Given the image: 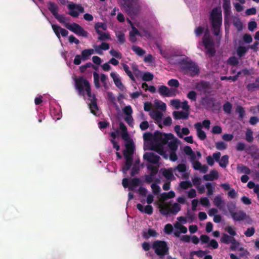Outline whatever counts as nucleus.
<instances>
[{"instance_id": "20", "label": "nucleus", "mask_w": 259, "mask_h": 259, "mask_svg": "<svg viewBox=\"0 0 259 259\" xmlns=\"http://www.w3.org/2000/svg\"><path fill=\"white\" fill-rule=\"evenodd\" d=\"M110 76L113 79L115 85L120 90H123L124 86L121 82L120 77L115 72H112L110 73Z\"/></svg>"}, {"instance_id": "45", "label": "nucleus", "mask_w": 259, "mask_h": 259, "mask_svg": "<svg viewBox=\"0 0 259 259\" xmlns=\"http://www.w3.org/2000/svg\"><path fill=\"white\" fill-rule=\"evenodd\" d=\"M229 157L227 155L223 156L219 161V165L222 167H225L228 164Z\"/></svg>"}, {"instance_id": "15", "label": "nucleus", "mask_w": 259, "mask_h": 259, "mask_svg": "<svg viewBox=\"0 0 259 259\" xmlns=\"http://www.w3.org/2000/svg\"><path fill=\"white\" fill-rule=\"evenodd\" d=\"M120 129L121 131V136L122 139L125 141V146L126 147L127 144H131L132 147H134V143L133 141L131 139L127 132L126 131V128L125 125L120 123L119 124Z\"/></svg>"}, {"instance_id": "10", "label": "nucleus", "mask_w": 259, "mask_h": 259, "mask_svg": "<svg viewBox=\"0 0 259 259\" xmlns=\"http://www.w3.org/2000/svg\"><path fill=\"white\" fill-rule=\"evenodd\" d=\"M65 27L78 35L83 37L88 36V32L76 23L66 24Z\"/></svg>"}, {"instance_id": "53", "label": "nucleus", "mask_w": 259, "mask_h": 259, "mask_svg": "<svg viewBox=\"0 0 259 259\" xmlns=\"http://www.w3.org/2000/svg\"><path fill=\"white\" fill-rule=\"evenodd\" d=\"M153 78V74L149 72H145L142 75V79L147 81L151 80Z\"/></svg>"}, {"instance_id": "14", "label": "nucleus", "mask_w": 259, "mask_h": 259, "mask_svg": "<svg viewBox=\"0 0 259 259\" xmlns=\"http://www.w3.org/2000/svg\"><path fill=\"white\" fill-rule=\"evenodd\" d=\"M123 112L126 115L125 117V121L128 124L133 127L134 126V120L132 117V114L133 113V110L130 106H126L123 109Z\"/></svg>"}, {"instance_id": "19", "label": "nucleus", "mask_w": 259, "mask_h": 259, "mask_svg": "<svg viewBox=\"0 0 259 259\" xmlns=\"http://www.w3.org/2000/svg\"><path fill=\"white\" fill-rule=\"evenodd\" d=\"M52 27L56 35L59 39L60 42H61L60 40V35H61L62 36H66L68 34V32L67 30L60 27L58 25H52ZM61 45H62V42H61Z\"/></svg>"}, {"instance_id": "51", "label": "nucleus", "mask_w": 259, "mask_h": 259, "mask_svg": "<svg viewBox=\"0 0 259 259\" xmlns=\"http://www.w3.org/2000/svg\"><path fill=\"white\" fill-rule=\"evenodd\" d=\"M99 35V39L100 40H105V39H110V35L108 33L103 32L102 31H100V33H97Z\"/></svg>"}, {"instance_id": "60", "label": "nucleus", "mask_w": 259, "mask_h": 259, "mask_svg": "<svg viewBox=\"0 0 259 259\" xmlns=\"http://www.w3.org/2000/svg\"><path fill=\"white\" fill-rule=\"evenodd\" d=\"M167 84L170 87H178L179 86V82L178 80L175 79H171L169 80Z\"/></svg>"}, {"instance_id": "59", "label": "nucleus", "mask_w": 259, "mask_h": 259, "mask_svg": "<svg viewBox=\"0 0 259 259\" xmlns=\"http://www.w3.org/2000/svg\"><path fill=\"white\" fill-rule=\"evenodd\" d=\"M215 146L217 149L220 150H224L227 148V145L223 142L216 143Z\"/></svg>"}, {"instance_id": "35", "label": "nucleus", "mask_w": 259, "mask_h": 259, "mask_svg": "<svg viewBox=\"0 0 259 259\" xmlns=\"http://www.w3.org/2000/svg\"><path fill=\"white\" fill-rule=\"evenodd\" d=\"M95 51V49H90L82 51V52H81V57L82 58V60L84 61L87 60L90 57V56H91L92 54L94 53Z\"/></svg>"}, {"instance_id": "54", "label": "nucleus", "mask_w": 259, "mask_h": 259, "mask_svg": "<svg viewBox=\"0 0 259 259\" xmlns=\"http://www.w3.org/2000/svg\"><path fill=\"white\" fill-rule=\"evenodd\" d=\"M174 227H173L171 224H167L165 226L164 231L165 233L167 234H171L172 232H174Z\"/></svg>"}, {"instance_id": "11", "label": "nucleus", "mask_w": 259, "mask_h": 259, "mask_svg": "<svg viewBox=\"0 0 259 259\" xmlns=\"http://www.w3.org/2000/svg\"><path fill=\"white\" fill-rule=\"evenodd\" d=\"M67 7L69 14L73 17H77L84 11L83 8L81 6L73 3H69Z\"/></svg>"}, {"instance_id": "34", "label": "nucleus", "mask_w": 259, "mask_h": 259, "mask_svg": "<svg viewBox=\"0 0 259 259\" xmlns=\"http://www.w3.org/2000/svg\"><path fill=\"white\" fill-rule=\"evenodd\" d=\"M157 235V233L153 229H149L147 230H145L143 232V236L148 239L151 237H156Z\"/></svg>"}, {"instance_id": "16", "label": "nucleus", "mask_w": 259, "mask_h": 259, "mask_svg": "<svg viewBox=\"0 0 259 259\" xmlns=\"http://www.w3.org/2000/svg\"><path fill=\"white\" fill-rule=\"evenodd\" d=\"M158 92L162 96L172 97L176 96L174 91L164 85H161L158 88Z\"/></svg>"}, {"instance_id": "62", "label": "nucleus", "mask_w": 259, "mask_h": 259, "mask_svg": "<svg viewBox=\"0 0 259 259\" xmlns=\"http://www.w3.org/2000/svg\"><path fill=\"white\" fill-rule=\"evenodd\" d=\"M228 63L232 65H236L238 63V59L236 57H231L228 59Z\"/></svg>"}, {"instance_id": "43", "label": "nucleus", "mask_w": 259, "mask_h": 259, "mask_svg": "<svg viewBox=\"0 0 259 259\" xmlns=\"http://www.w3.org/2000/svg\"><path fill=\"white\" fill-rule=\"evenodd\" d=\"M184 151L186 154L190 155L191 156V160H195V159L196 158L195 157V154L193 153V152L190 147L186 146L184 148Z\"/></svg>"}, {"instance_id": "63", "label": "nucleus", "mask_w": 259, "mask_h": 259, "mask_svg": "<svg viewBox=\"0 0 259 259\" xmlns=\"http://www.w3.org/2000/svg\"><path fill=\"white\" fill-rule=\"evenodd\" d=\"M243 40L244 42L246 44H249L252 42V38L251 35L249 34H246L243 35Z\"/></svg>"}, {"instance_id": "1", "label": "nucleus", "mask_w": 259, "mask_h": 259, "mask_svg": "<svg viewBox=\"0 0 259 259\" xmlns=\"http://www.w3.org/2000/svg\"><path fill=\"white\" fill-rule=\"evenodd\" d=\"M143 138L145 149L155 151L165 159L169 157L172 161L177 160L176 151L178 147V139L172 134L146 133Z\"/></svg>"}, {"instance_id": "50", "label": "nucleus", "mask_w": 259, "mask_h": 259, "mask_svg": "<svg viewBox=\"0 0 259 259\" xmlns=\"http://www.w3.org/2000/svg\"><path fill=\"white\" fill-rule=\"evenodd\" d=\"M237 169L240 172L245 174H249L250 172V169L248 167L243 165H239L237 167Z\"/></svg>"}, {"instance_id": "37", "label": "nucleus", "mask_w": 259, "mask_h": 259, "mask_svg": "<svg viewBox=\"0 0 259 259\" xmlns=\"http://www.w3.org/2000/svg\"><path fill=\"white\" fill-rule=\"evenodd\" d=\"M125 30H118L116 32V36L118 39V41L120 44H123L125 41Z\"/></svg>"}, {"instance_id": "61", "label": "nucleus", "mask_w": 259, "mask_h": 259, "mask_svg": "<svg viewBox=\"0 0 259 259\" xmlns=\"http://www.w3.org/2000/svg\"><path fill=\"white\" fill-rule=\"evenodd\" d=\"M54 16L60 23L64 24L65 25L66 24H68L66 23V19L64 16L62 15H59L58 14H56Z\"/></svg>"}, {"instance_id": "29", "label": "nucleus", "mask_w": 259, "mask_h": 259, "mask_svg": "<svg viewBox=\"0 0 259 259\" xmlns=\"http://www.w3.org/2000/svg\"><path fill=\"white\" fill-rule=\"evenodd\" d=\"M229 211L231 214L232 217L234 220L241 221L244 220L245 218V214L241 211H239L236 212H234L230 209Z\"/></svg>"}, {"instance_id": "40", "label": "nucleus", "mask_w": 259, "mask_h": 259, "mask_svg": "<svg viewBox=\"0 0 259 259\" xmlns=\"http://www.w3.org/2000/svg\"><path fill=\"white\" fill-rule=\"evenodd\" d=\"M132 49L137 55L140 57L143 56L146 53L145 50L137 46H133Z\"/></svg>"}, {"instance_id": "38", "label": "nucleus", "mask_w": 259, "mask_h": 259, "mask_svg": "<svg viewBox=\"0 0 259 259\" xmlns=\"http://www.w3.org/2000/svg\"><path fill=\"white\" fill-rule=\"evenodd\" d=\"M118 135V132H112L111 133V136L112 137V139L110 140L111 142L113 145V147L116 149L117 151L119 150L120 146L118 144H117V142L115 141V139H116V137H117Z\"/></svg>"}, {"instance_id": "39", "label": "nucleus", "mask_w": 259, "mask_h": 259, "mask_svg": "<svg viewBox=\"0 0 259 259\" xmlns=\"http://www.w3.org/2000/svg\"><path fill=\"white\" fill-rule=\"evenodd\" d=\"M214 204L219 207L220 209H221L223 205L224 204V201L222 197L220 195L216 196L213 199Z\"/></svg>"}, {"instance_id": "4", "label": "nucleus", "mask_w": 259, "mask_h": 259, "mask_svg": "<svg viewBox=\"0 0 259 259\" xmlns=\"http://www.w3.org/2000/svg\"><path fill=\"white\" fill-rule=\"evenodd\" d=\"M168 61L170 63L177 64L180 70L186 74L193 76L199 73L197 65L185 56H175L169 58Z\"/></svg>"}, {"instance_id": "46", "label": "nucleus", "mask_w": 259, "mask_h": 259, "mask_svg": "<svg viewBox=\"0 0 259 259\" xmlns=\"http://www.w3.org/2000/svg\"><path fill=\"white\" fill-rule=\"evenodd\" d=\"M48 8L54 16L57 14L58 7L56 4L53 3H49Z\"/></svg>"}, {"instance_id": "49", "label": "nucleus", "mask_w": 259, "mask_h": 259, "mask_svg": "<svg viewBox=\"0 0 259 259\" xmlns=\"http://www.w3.org/2000/svg\"><path fill=\"white\" fill-rule=\"evenodd\" d=\"M110 54L116 59H121L122 58V55L118 51L111 49L110 51Z\"/></svg>"}, {"instance_id": "31", "label": "nucleus", "mask_w": 259, "mask_h": 259, "mask_svg": "<svg viewBox=\"0 0 259 259\" xmlns=\"http://www.w3.org/2000/svg\"><path fill=\"white\" fill-rule=\"evenodd\" d=\"M189 113L185 111H174L173 116L176 119H186L188 117Z\"/></svg>"}, {"instance_id": "5", "label": "nucleus", "mask_w": 259, "mask_h": 259, "mask_svg": "<svg viewBox=\"0 0 259 259\" xmlns=\"http://www.w3.org/2000/svg\"><path fill=\"white\" fill-rule=\"evenodd\" d=\"M203 32H204V35L202 42L198 45V48L202 50H205L208 55L212 56L215 53L214 44L209 34L207 27L199 26L195 30V34L197 36H200Z\"/></svg>"}, {"instance_id": "3", "label": "nucleus", "mask_w": 259, "mask_h": 259, "mask_svg": "<svg viewBox=\"0 0 259 259\" xmlns=\"http://www.w3.org/2000/svg\"><path fill=\"white\" fill-rule=\"evenodd\" d=\"M76 88L79 91V94L84 95L85 92L90 102L89 103L91 112L96 116L99 114V111L94 96H92L89 82L82 77H79L74 79Z\"/></svg>"}, {"instance_id": "2", "label": "nucleus", "mask_w": 259, "mask_h": 259, "mask_svg": "<svg viewBox=\"0 0 259 259\" xmlns=\"http://www.w3.org/2000/svg\"><path fill=\"white\" fill-rule=\"evenodd\" d=\"M175 197V193L171 191L167 193H163L159 199L155 202L159 212L162 215L169 214H176L181 209V206L178 203H171L166 201L167 199H170Z\"/></svg>"}, {"instance_id": "44", "label": "nucleus", "mask_w": 259, "mask_h": 259, "mask_svg": "<svg viewBox=\"0 0 259 259\" xmlns=\"http://www.w3.org/2000/svg\"><path fill=\"white\" fill-rule=\"evenodd\" d=\"M245 139L248 142H251L253 140V132L250 128H247L246 130Z\"/></svg>"}, {"instance_id": "55", "label": "nucleus", "mask_w": 259, "mask_h": 259, "mask_svg": "<svg viewBox=\"0 0 259 259\" xmlns=\"http://www.w3.org/2000/svg\"><path fill=\"white\" fill-rule=\"evenodd\" d=\"M206 188L207 190V195L210 196L213 193V189L214 187L212 186V184L210 183H207L206 184Z\"/></svg>"}, {"instance_id": "52", "label": "nucleus", "mask_w": 259, "mask_h": 259, "mask_svg": "<svg viewBox=\"0 0 259 259\" xmlns=\"http://www.w3.org/2000/svg\"><path fill=\"white\" fill-rule=\"evenodd\" d=\"M94 83L95 85V87L97 88H99L100 87V83H99V79L100 76L98 73L95 72H94Z\"/></svg>"}, {"instance_id": "58", "label": "nucleus", "mask_w": 259, "mask_h": 259, "mask_svg": "<svg viewBox=\"0 0 259 259\" xmlns=\"http://www.w3.org/2000/svg\"><path fill=\"white\" fill-rule=\"evenodd\" d=\"M170 105L174 108L178 109L180 108L181 102L179 100L175 99L170 101Z\"/></svg>"}, {"instance_id": "13", "label": "nucleus", "mask_w": 259, "mask_h": 259, "mask_svg": "<svg viewBox=\"0 0 259 259\" xmlns=\"http://www.w3.org/2000/svg\"><path fill=\"white\" fill-rule=\"evenodd\" d=\"M123 8L128 14H131L138 11L139 6L136 0H128L124 3Z\"/></svg>"}, {"instance_id": "28", "label": "nucleus", "mask_w": 259, "mask_h": 259, "mask_svg": "<svg viewBox=\"0 0 259 259\" xmlns=\"http://www.w3.org/2000/svg\"><path fill=\"white\" fill-rule=\"evenodd\" d=\"M94 48L97 54L102 55L103 50H108L109 49V45L107 43L103 42L100 46L94 45Z\"/></svg>"}, {"instance_id": "6", "label": "nucleus", "mask_w": 259, "mask_h": 259, "mask_svg": "<svg viewBox=\"0 0 259 259\" xmlns=\"http://www.w3.org/2000/svg\"><path fill=\"white\" fill-rule=\"evenodd\" d=\"M128 22L132 27V30L130 32V39L132 42H134L137 41V36H140L145 39L152 38V34L150 31L140 28L138 24L132 23L130 20H128Z\"/></svg>"}, {"instance_id": "64", "label": "nucleus", "mask_w": 259, "mask_h": 259, "mask_svg": "<svg viewBox=\"0 0 259 259\" xmlns=\"http://www.w3.org/2000/svg\"><path fill=\"white\" fill-rule=\"evenodd\" d=\"M180 108H182L184 110V111L187 112H188V111L190 108L188 104V102L186 101L183 102H181Z\"/></svg>"}, {"instance_id": "25", "label": "nucleus", "mask_w": 259, "mask_h": 259, "mask_svg": "<svg viewBox=\"0 0 259 259\" xmlns=\"http://www.w3.org/2000/svg\"><path fill=\"white\" fill-rule=\"evenodd\" d=\"M197 131V135L198 138L201 140H204L206 138V134L202 130V125L201 122H198L194 125Z\"/></svg>"}, {"instance_id": "30", "label": "nucleus", "mask_w": 259, "mask_h": 259, "mask_svg": "<svg viewBox=\"0 0 259 259\" xmlns=\"http://www.w3.org/2000/svg\"><path fill=\"white\" fill-rule=\"evenodd\" d=\"M218 172L216 170H212L210 172L209 174L205 175L203 176V179L205 181H213L215 179H218Z\"/></svg>"}, {"instance_id": "48", "label": "nucleus", "mask_w": 259, "mask_h": 259, "mask_svg": "<svg viewBox=\"0 0 259 259\" xmlns=\"http://www.w3.org/2000/svg\"><path fill=\"white\" fill-rule=\"evenodd\" d=\"M247 88L249 91L253 90L255 88H259V78L256 79L254 83L248 84Z\"/></svg>"}, {"instance_id": "9", "label": "nucleus", "mask_w": 259, "mask_h": 259, "mask_svg": "<svg viewBox=\"0 0 259 259\" xmlns=\"http://www.w3.org/2000/svg\"><path fill=\"white\" fill-rule=\"evenodd\" d=\"M152 248L155 252L159 256L164 255L168 251V247L166 243L162 241H154L152 244Z\"/></svg>"}, {"instance_id": "21", "label": "nucleus", "mask_w": 259, "mask_h": 259, "mask_svg": "<svg viewBox=\"0 0 259 259\" xmlns=\"http://www.w3.org/2000/svg\"><path fill=\"white\" fill-rule=\"evenodd\" d=\"M144 158L148 162L152 163H157L159 160V157L153 152L146 153L144 155Z\"/></svg>"}, {"instance_id": "7", "label": "nucleus", "mask_w": 259, "mask_h": 259, "mask_svg": "<svg viewBox=\"0 0 259 259\" xmlns=\"http://www.w3.org/2000/svg\"><path fill=\"white\" fill-rule=\"evenodd\" d=\"M210 20L214 30V33L217 35L220 32L222 25V11L220 8H215L212 11Z\"/></svg>"}, {"instance_id": "23", "label": "nucleus", "mask_w": 259, "mask_h": 259, "mask_svg": "<svg viewBox=\"0 0 259 259\" xmlns=\"http://www.w3.org/2000/svg\"><path fill=\"white\" fill-rule=\"evenodd\" d=\"M175 131L180 138H182L183 136L188 135L190 133V131L188 128L184 127L181 129V126L179 125L175 126Z\"/></svg>"}, {"instance_id": "24", "label": "nucleus", "mask_w": 259, "mask_h": 259, "mask_svg": "<svg viewBox=\"0 0 259 259\" xmlns=\"http://www.w3.org/2000/svg\"><path fill=\"white\" fill-rule=\"evenodd\" d=\"M161 171L162 173L163 176L167 180H174L175 177L173 175L174 170L172 168H169L168 169L162 168L161 169Z\"/></svg>"}, {"instance_id": "33", "label": "nucleus", "mask_w": 259, "mask_h": 259, "mask_svg": "<svg viewBox=\"0 0 259 259\" xmlns=\"http://www.w3.org/2000/svg\"><path fill=\"white\" fill-rule=\"evenodd\" d=\"M148 169L151 172L150 177H147L146 180L147 182H150L151 181V177L155 175L158 171V167L152 165L148 166Z\"/></svg>"}, {"instance_id": "26", "label": "nucleus", "mask_w": 259, "mask_h": 259, "mask_svg": "<svg viewBox=\"0 0 259 259\" xmlns=\"http://www.w3.org/2000/svg\"><path fill=\"white\" fill-rule=\"evenodd\" d=\"M153 108L162 111H165L166 109V105L162 101L155 99L153 103Z\"/></svg>"}, {"instance_id": "42", "label": "nucleus", "mask_w": 259, "mask_h": 259, "mask_svg": "<svg viewBox=\"0 0 259 259\" xmlns=\"http://www.w3.org/2000/svg\"><path fill=\"white\" fill-rule=\"evenodd\" d=\"M95 29L97 33H100V31L105 30L106 29V25L103 23H97L95 26Z\"/></svg>"}, {"instance_id": "57", "label": "nucleus", "mask_w": 259, "mask_h": 259, "mask_svg": "<svg viewBox=\"0 0 259 259\" xmlns=\"http://www.w3.org/2000/svg\"><path fill=\"white\" fill-rule=\"evenodd\" d=\"M180 186L184 189H186L191 187L192 184L189 181H183L180 183Z\"/></svg>"}, {"instance_id": "18", "label": "nucleus", "mask_w": 259, "mask_h": 259, "mask_svg": "<svg viewBox=\"0 0 259 259\" xmlns=\"http://www.w3.org/2000/svg\"><path fill=\"white\" fill-rule=\"evenodd\" d=\"M174 171L177 170L180 174L179 175L176 173V175L178 177H182L184 179H187L188 178V174L186 172V166L184 164H180L174 169Z\"/></svg>"}, {"instance_id": "56", "label": "nucleus", "mask_w": 259, "mask_h": 259, "mask_svg": "<svg viewBox=\"0 0 259 259\" xmlns=\"http://www.w3.org/2000/svg\"><path fill=\"white\" fill-rule=\"evenodd\" d=\"M122 66H123V68L124 70L126 73V74L128 75V76L132 80H134V77L132 73L130 71L128 66L127 65L125 64H123Z\"/></svg>"}, {"instance_id": "47", "label": "nucleus", "mask_w": 259, "mask_h": 259, "mask_svg": "<svg viewBox=\"0 0 259 259\" xmlns=\"http://www.w3.org/2000/svg\"><path fill=\"white\" fill-rule=\"evenodd\" d=\"M200 203L204 207H208L210 206V201L207 197H201L199 200Z\"/></svg>"}, {"instance_id": "22", "label": "nucleus", "mask_w": 259, "mask_h": 259, "mask_svg": "<svg viewBox=\"0 0 259 259\" xmlns=\"http://www.w3.org/2000/svg\"><path fill=\"white\" fill-rule=\"evenodd\" d=\"M149 114L150 117L158 123L159 126H160L163 114L159 111L152 109L150 112Z\"/></svg>"}, {"instance_id": "8", "label": "nucleus", "mask_w": 259, "mask_h": 259, "mask_svg": "<svg viewBox=\"0 0 259 259\" xmlns=\"http://www.w3.org/2000/svg\"><path fill=\"white\" fill-rule=\"evenodd\" d=\"M134 152V147H132L131 144H127L126 147L123 151V155L125 159V163L122 168V171L123 173L126 172L129 169L132 163V154Z\"/></svg>"}, {"instance_id": "32", "label": "nucleus", "mask_w": 259, "mask_h": 259, "mask_svg": "<svg viewBox=\"0 0 259 259\" xmlns=\"http://www.w3.org/2000/svg\"><path fill=\"white\" fill-rule=\"evenodd\" d=\"M221 241L224 243H231L232 244H235L236 241L233 237L229 236L227 234H223L221 238Z\"/></svg>"}, {"instance_id": "17", "label": "nucleus", "mask_w": 259, "mask_h": 259, "mask_svg": "<svg viewBox=\"0 0 259 259\" xmlns=\"http://www.w3.org/2000/svg\"><path fill=\"white\" fill-rule=\"evenodd\" d=\"M187 229L180 222H176L174 224V234L175 236L179 237L181 233H186Z\"/></svg>"}, {"instance_id": "27", "label": "nucleus", "mask_w": 259, "mask_h": 259, "mask_svg": "<svg viewBox=\"0 0 259 259\" xmlns=\"http://www.w3.org/2000/svg\"><path fill=\"white\" fill-rule=\"evenodd\" d=\"M193 161V167L195 169L199 170L202 173H205L208 170V167L205 165H202L199 162Z\"/></svg>"}, {"instance_id": "36", "label": "nucleus", "mask_w": 259, "mask_h": 259, "mask_svg": "<svg viewBox=\"0 0 259 259\" xmlns=\"http://www.w3.org/2000/svg\"><path fill=\"white\" fill-rule=\"evenodd\" d=\"M140 181L138 179H133L130 183L129 190L132 191H136L137 188L140 185Z\"/></svg>"}, {"instance_id": "12", "label": "nucleus", "mask_w": 259, "mask_h": 259, "mask_svg": "<svg viewBox=\"0 0 259 259\" xmlns=\"http://www.w3.org/2000/svg\"><path fill=\"white\" fill-rule=\"evenodd\" d=\"M137 208L142 213L148 215H151L153 212V208L152 205L145 204V201L142 200L141 203L137 204Z\"/></svg>"}, {"instance_id": "41", "label": "nucleus", "mask_w": 259, "mask_h": 259, "mask_svg": "<svg viewBox=\"0 0 259 259\" xmlns=\"http://www.w3.org/2000/svg\"><path fill=\"white\" fill-rule=\"evenodd\" d=\"M248 50V47L239 46L236 49V53L239 57L243 56Z\"/></svg>"}]
</instances>
